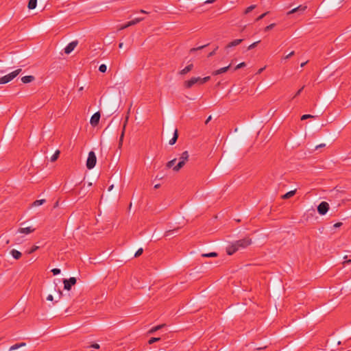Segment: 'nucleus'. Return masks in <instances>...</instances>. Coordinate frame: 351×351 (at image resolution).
Returning <instances> with one entry per match:
<instances>
[{
    "label": "nucleus",
    "instance_id": "obj_1",
    "mask_svg": "<svg viewBox=\"0 0 351 351\" xmlns=\"http://www.w3.org/2000/svg\"><path fill=\"white\" fill-rule=\"evenodd\" d=\"M252 244V239L250 237H245L232 243L227 247L226 252L228 255H232L237 251L246 248Z\"/></svg>",
    "mask_w": 351,
    "mask_h": 351
},
{
    "label": "nucleus",
    "instance_id": "obj_2",
    "mask_svg": "<svg viewBox=\"0 0 351 351\" xmlns=\"http://www.w3.org/2000/svg\"><path fill=\"white\" fill-rule=\"evenodd\" d=\"M21 72V69H18L0 78V84H6L9 82L12 81L14 78H15Z\"/></svg>",
    "mask_w": 351,
    "mask_h": 351
},
{
    "label": "nucleus",
    "instance_id": "obj_3",
    "mask_svg": "<svg viewBox=\"0 0 351 351\" xmlns=\"http://www.w3.org/2000/svg\"><path fill=\"white\" fill-rule=\"evenodd\" d=\"M189 155L188 152L187 151L184 152L181 154L179 162L177 164V165H176L173 167V171H178L181 168H182L184 167V165H185L186 162L189 160Z\"/></svg>",
    "mask_w": 351,
    "mask_h": 351
},
{
    "label": "nucleus",
    "instance_id": "obj_4",
    "mask_svg": "<svg viewBox=\"0 0 351 351\" xmlns=\"http://www.w3.org/2000/svg\"><path fill=\"white\" fill-rule=\"evenodd\" d=\"M96 162H97L96 155L94 152L90 151L88 153V158L86 160V167L88 169H93L95 166Z\"/></svg>",
    "mask_w": 351,
    "mask_h": 351
},
{
    "label": "nucleus",
    "instance_id": "obj_5",
    "mask_svg": "<svg viewBox=\"0 0 351 351\" xmlns=\"http://www.w3.org/2000/svg\"><path fill=\"white\" fill-rule=\"evenodd\" d=\"M77 280L75 277H71L69 279H64V289L66 290H70L71 287L76 284Z\"/></svg>",
    "mask_w": 351,
    "mask_h": 351
},
{
    "label": "nucleus",
    "instance_id": "obj_6",
    "mask_svg": "<svg viewBox=\"0 0 351 351\" xmlns=\"http://www.w3.org/2000/svg\"><path fill=\"white\" fill-rule=\"evenodd\" d=\"M329 209V204L326 202H322L317 206V211L319 215H325Z\"/></svg>",
    "mask_w": 351,
    "mask_h": 351
},
{
    "label": "nucleus",
    "instance_id": "obj_7",
    "mask_svg": "<svg viewBox=\"0 0 351 351\" xmlns=\"http://www.w3.org/2000/svg\"><path fill=\"white\" fill-rule=\"evenodd\" d=\"M200 77H193L189 80L184 82V87L186 88H191L194 84L199 83V84Z\"/></svg>",
    "mask_w": 351,
    "mask_h": 351
},
{
    "label": "nucleus",
    "instance_id": "obj_8",
    "mask_svg": "<svg viewBox=\"0 0 351 351\" xmlns=\"http://www.w3.org/2000/svg\"><path fill=\"white\" fill-rule=\"evenodd\" d=\"M100 117L101 115L99 112H97L93 114L90 120V125L93 127L97 125L99 122Z\"/></svg>",
    "mask_w": 351,
    "mask_h": 351
},
{
    "label": "nucleus",
    "instance_id": "obj_9",
    "mask_svg": "<svg viewBox=\"0 0 351 351\" xmlns=\"http://www.w3.org/2000/svg\"><path fill=\"white\" fill-rule=\"evenodd\" d=\"M77 44H78V42L77 40L72 41L71 43H69L67 45V46L64 49V53L66 54H69L70 53H71L74 50V49L76 47Z\"/></svg>",
    "mask_w": 351,
    "mask_h": 351
},
{
    "label": "nucleus",
    "instance_id": "obj_10",
    "mask_svg": "<svg viewBox=\"0 0 351 351\" xmlns=\"http://www.w3.org/2000/svg\"><path fill=\"white\" fill-rule=\"evenodd\" d=\"M306 8H307V7L306 5H300L299 6L292 9L291 10L287 12V15H289V14H293L295 12H299L300 14H302L306 10Z\"/></svg>",
    "mask_w": 351,
    "mask_h": 351
},
{
    "label": "nucleus",
    "instance_id": "obj_11",
    "mask_svg": "<svg viewBox=\"0 0 351 351\" xmlns=\"http://www.w3.org/2000/svg\"><path fill=\"white\" fill-rule=\"evenodd\" d=\"M243 39H236V40H234L233 41L229 43L226 45V49H228L230 47L237 46L239 44H241L243 42Z\"/></svg>",
    "mask_w": 351,
    "mask_h": 351
},
{
    "label": "nucleus",
    "instance_id": "obj_12",
    "mask_svg": "<svg viewBox=\"0 0 351 351\" xmlns=\"http://www.w3.org/2000/svg\"><path fill=\"white\" fill-rule=\"evenodd\" d=\"M34 231V228H32V227L21 228L18 230L19 232L22 234H29L31 232H33Z\"/></svg>",
    "mask_w": 351,
    "mask_h": 351
},
{
    "label": "nucleus",
    "instance_id": "obj_13",
    "mask_svg": "<svg viewBox=\"0 0 351 351\" xmlns=\"http://www.w3.org/2000/svg\"><path fill=\"white\" fill-rule=\"evenodd\" d=\"M230 66V65H228V66H225V67L221 68V69H218V70H216V71H213V72L212 73V74H213V75H219V74L223 73L226 72V71L229 69Z\"/></svg>",
    "mask_w": 351,
    "mask_h": 351
},
{
    "label": "nucleus",
    "instance_id": "obj_14",
    "mask_svg": "<svg viewBox=\"0 0 351 351\" xmlns=\"http://www.w3.org/2000/svg\"><path fill=\"white\" fill-rule=\"evenodd\" d=\"M10 254L16 260H19L22 256V254L19 251L14 249L10 251Z\"/></svg>",
    "mask_w": 351,
    "mask_h": 351
},
{
    "label": "nucleus",
    "instance_id": "obj_15",
    "mask_svg": "<svg viewBox=\"0 0 351 351\" xmlns=\"http://www.w3.org/2000/svg\"><path fill=\"white\" fill-rule=\"evenodd\" d=\"M193 64H190L188 66H186L184 69H182L180 71V74L185 75V74L188 73L189 71H191L193 69Z\"/></svg>",
    "mask_w": 351,
    "mask_h": 351
},
{
    "label": "nucleus",
    "instance_id": "obj_16",
    "mask_svg": "<svg viewBox=\"0 0 351 351\" xmlns=\"http://www.w3.org/2000/svg\"><path fill=\"white\" fill-rule=\"evenodd\" d=\"M34 80V77L33 75H27V76H24L21 78V81L24 84H27V83L32 82Z\"/></svg>",
    "mask_w": 351,
    "mask_h": 351
},
{
    "label": "nucleus",
    "instance_id": "obj_17",
    "mask_svg": "<svg viewBox=\"0 0 351 351\" xmlns=\"http://www.w3.org/2000/svg\"><path fill=\"white\" fill-rule=\"evenodd\" d=\"M125 125H126V123H125V124H124V125H123V130H122L120 138H119V145H118V147H119V149H121V148L122 145H123V138H124V133H125Z\"/></svg>",
    "mask_w": 351,
    "mask_h": 351
},
{
    "label": "nucleus",
    "instance_id": "obj_18",
    "mask_svg": "<svg viewBox=\"0 0 351 351\" xmlns=\"http://www.w3.org/2000/svg\"><path fill=\"white\" fill-rule=\"evenodd\" d=\"M178 137V130L176 129L174 131L173 138L171 139H170L169 141V145H174L176 143V142L177 141Z\"/></svg>",
    "mask_w": 351,
    "mask_h": 351
},
{
    "label": "nucleus",
    "instance_id": "obj_19",
    "mask_svg": "<svg viewBox=\"0 0 351 351\" xmlns=\"http://www.w3.org/2000/svg\"><path fill=\"white\" fill-rule=\"evenodd\" d=\"M26 343H16L13 346H12L10 348H9V351H13V350H15L19 348H21V347H24L25 346Z\"/></svg>",
    "mask_w": 351,
    "mask_h": 351
},
{
    "label": "nucleus",
    "instance_id": "obj_20",
    "mask_svg": "<svg viewBox=\"0 0 351 351\" xmlns=\"http://www.w3.org/2000/svg\"><path fill=\"white\" fill-rule=\"evenodd\" d=\"M37 0H29L28 3V8L29 10H33L36 7Z\"/></svg>",
    "mask_w": 351,
    "mask_h": 351
},
{
    "label": "nucleus",
    "instance_id": "obj_21",
    "mask_svg": "<svg viewBox=\"0 0 351 351\" xmlns=\"http://www.w3.org/2000/svg\"><path fill=\"white\" fill-rule=\"evenodd\" d=\"M165 326V324H160V325H158V326H154L153 328H152L149 330V334H153L154 332H155L156 331L161 329L163 326Z\"/></svg>",
    "mask_w": 351,
    "mask_h": 351
},
{
    "label": "nucleus",
    "instance_id": "obj_22",
    "mask_svg": "<svg viewBox=\"0 0 351 351\" xmlns=\"http://www.w3.org/2000/svg\"><path fill=\"white\" fill-rule=\"evenodd\" d=\"M217 255L218 254L216 252H210V253L202 254V256L206 257V258H212V257H217Z\"/></svg>",
    "mask_w": 351,
    "mask_h": 351
},
{
    "label": "nucleus",
    "instance_id": "obj_23",
    "mask_svg": "<svg viewBox=\"0 0 351 351\" xmlns=\"http://www.w3.org/2000/svg\"><path fill=\"white\" fill-rule=\"evenodd\" d=\"M143 20V18H136L134 20L129 21V25H130L131 26L134 25L138 23L139 22L142 21Z\"/></svg>",
    "mask_w": 351,
    "mask_h": 351
},
{
    "label": "nucleus",
    "instance_id": "obj_24",
    "mask_svg": "<svg viewBox=\"0 0 351 351\" xmlns=\"http://www.w3.org/2000/svg\"><path fill=\"white\" fill-rule=\"evenodd\" d=\"M295 193V191H289L288 193H287L286 194H285L283 196H282V198L283 199H289L291 197H293Z\"/></svg>",
    "mask_w": 351,
    "mask_h": 351
},
{
    "label": "nucleus",
    "instance_id": "obj_25",
    "mask_svg": "<svg viewBox=\"0 0 351 351\" xmlns=\"http://www.w3.org/2000/svg\"><path fill=\"white\" fill-rule=\"evenodd\" d=\"M45 202H46V201H45V199L36 200V201H34V202L32 203V206H40V205L43 204Z\"/></svg>",
    "mask_w": 351,
    "mask_h": 351
},
{
    "label": "nucleus",
    "instance_id": "obj_26",
    "mask_svg": "<svg viewBox=\"0 0 351 351\" xmlns=\"http://www.w3.org/2000/svg\"><path fill=\"white\" fill-rule=\"evenodd\" d=\"M60 155V151L57 150L56 152L53 154V156L51 157L50 160L51 162H55Z\"/></svg>",
    "mask_w": 351,
    "mask_h": 351
},
{
    "label": "nucleus",
    "instance_id": "obj_27",
    "mask_svg": "<svg viewBox=\"0 0 351 351\" xmlns=\"http://www.w3.org/2000/svg\"><path fill=\"white\" fill-rule=\"evenodd\" d=\"M255 8H256V5H250V6L247 7V8L245 9V10L244 13H245V14H247L250 13V12H252V11Z\"/></svg>",
    "mask_w": 351,
    "mask_h": 351
},
{
    "label": "nucleus",
    "instance_id": "obj_28",
    "mask_svg": "<svg viewBox=\"0 0 351 351\" xmlns=\"http://www.w3.org/2000/svg\"><path fill=\"white\" fill-rule=\"evenodd\" d=\"M160 340V337H152L149 341H148V343L149 344H152L155 342H157L158 341Z\"/></svg>",
    "mask_w": 351,
    "mask_h": 351
},
{
    "label": "nucleus",
    "instance_id": "obj_29",
    "mask_svg": "<svg viewBox=\"0 0 351 351\" xmlns=\"http://www.w3.org/2000/svg\"><path fill=\"white\" fill-rule=\"evenodd\" d=\"M210 76H207L204 78L200 77L199 84H203L207 82L208 80H210Z\"/></svg>",
    "mask_w": 351,
    "mask_h": 351
},
{
    "label": "nucleus",
    "instance_id": "obj_30",
    "mask_svg": "<svg viewBox=\"0 0 351 351\" xmlns=\"http://www.w3.org/2000/svg\"><path fill=\"white\" fill-rule=\"evenodd\" d=\"M176 161V158H174V159H173V160H171L169 161V162L167 163V165H166V166H167V168H171V167H172L174 165V164H175Z\"/></svg>",
    "mask_w": 351,
    "mask_h": 351
},
{
    "label": "nucleus",
    "instance_id": "obj_31",
    "mask_svg": "<svg viewBox=\"0 0 351 351\" xmlns=\"http://www.w3.org/2000/svg\"><path fill=\"white\" fill-rule=\"evenodd\" d=\"M107 70V66L106 64H101L99 67V71L101 73H105Z\"/></svg>",
    "mask_w": 351,
    "mask_h": 351
},
{
    "label": "nucleus",
    "instance_id": "obj_32",
    "mask_svg": "<svg viewBox=\"0 0 351 351\" xmlns=\"http://www.w3.org/2000/svg\"><path fill=\"white\" fill-rule=\"evenodd\" d=\"M260 42H261L260 40H258V41H256V42L253 43L252 44H251V45L248 47L247 49H248V50H251V49H254V47H256L257 46V45H258Z\"/></svg>",
    "mask_w": 351,
    "mask_h": 351
},
{
    "label": "nucleus",
    "instance_id": "obj_33",
    "mask_svg": "<svg viewBox=\"0 0 351 351\" xmlns=\"http://www.w3.org/2000/svg\"><path fill=\"white\" fill-rule=\"evenodd\" d=\"M315 116L311 114H304L301 117V120H306L309 118H315Z\"/></svg>",
    "mask_w": 351,
    "mask_h": 351
},
{
    "label": "nucleus",
    "instance_id": "obj_34",
    "mask_svg": "<svg viewBox=\"0 0 351 351\" xmlns=\"http://www.w3.org/2000/svg\"><path fill=\"white\" fill-rule=\"evenodd\" d=\"M38 249V246L34 245L29 250L27 251L28 254H32Z\"/></svg>",
    "mask_w": 351,
    "mask_h": 351
},
{
    "label": "nucleus",
    "instance_id": "obj_35",
    "mask_svg": "<svg viewBox=\"0 0 351 351\" xmlns=\"http://www.w3.org/2000/svg\"><path fill=\"white\" fill-rule=\"evenodd\" d=\"M276 24L275 23H271L269 25H267L265 28V32H267V31H269L271 29H272L274 27H275Z\"/></svg>",
    "mask_w": 351,
    "mask_h": 351
},
{
    "label": "nucleus",
    "instance_id": "obj_36",
    "mask_svg": "<svg viewBox=\"0 0 351 351\" xmlns=\"http://www.w3.org/2000/svg\"><path fill=\"white\" fill-rule=\"evenodd\" d=\"M207 45H202V46H200V47H198L197 48H192L190 50V52L192 53V52H194L195 51H197V50H199V49H202L203 48H204Z\"/></svg>",
    "mask_w": 351,
    "mask_h": 351
},
{
    "label": "nucleus",
    "instance_id": "obj_37",
    "mask_svg": "<svg viewBox=\"0 0 351 351\" xmlns=\"http://www.w3.org/2000/svg\"><path fill=\"white\" fill-rule=\"evenodd\" d=\"M51 272L53 273V274L54 276L56 275H58L60 274V269H58V268H54L51 270Z\"/></svg>",
    "mask_w": 351,
    "mask_h": 351
},
{
    "label": "nucleus",
    "instance_id": "obj_38",
    "mask_svg": "<svg viewBox=\"0 0 351 351\" xmlns=\"http://www.w3.org/2000/svg\"><path fill=\"white\" fill-rule=\"evenodd\" d=\"M244 66H245V62H241V63H239V64H237L236 66V67L234 68V71H236V70H237L239 69H241L242 67H244Z\"/></svg>",
    "mask_w": 351,
    "mask_h": 351
},
{
    "label": "nucleus",
    "instance_id": "obj_39",
    "mask_svg": "<svg viewBox=\"0 0 351 351\" xmlns=\"http://www.w3.org/2000/svg\"><path fill=\"white\" fill-rule=\"evenodd\" d=\"M143 252V248H139V249L136 251V252L135 253L134 256H135V257H138V256H141V255L142 254Z\"/></svg>",
    "mask_w": 351,
    "mask_h": 351
},
{
    "label": "nucleus",
    "instance_id": "obj_40",
    "mask_svg": "<svg viewBox=\"0 0 351 351\" xmlns=\"http://www.w3.org/2000/svg\"><path fill=\"white\" fill-rule=\"evenodd\" d=\"M304 86H302L300 89H299V90L296 92V93L294 95V96L293 97V98H295V97H296L297 96H298V95L301 93V92L302 91V90L304 89Z\"/></svg>",
    "mask_w": 351,
    "mask_h": 351
},
{
    "label": "nucleus",
    "instance_id": "obj_41",
    "mask_svg": "<svg viewBox=\"0 0 351 351\" xmlns=\"http://www.w3.org/2000/svg\"><path fill=\"white\" fill-rule=\"evenodd\" d=\"M131 25H129V22H128L127 23H125V25H122L121 27H119V29L120 30H122V29H124L125 28H128L129 27H130Z\"/></svg>",
    "mask_w": 351,
    "mask_h": 351
},
{
    "label": "nucleus",
    "instance_id": "obj_42",
    "mask_svg": "<svg viewBox=\"0 0 351 351\" xmlns=\"http://www.w3.org/2000/svg\"><path fill=\"white\" fill-rule=\"evenodd\" d=\"M268 14V12H265L263 13V14L260 15L257 19H256V21H260L261 19H263L267 14Z\"/></svg>",
    "mask_w": 351,
    "mask_h": 351
},
{
    "label": "nucleus",
    "instance_id": "obj_43",
    "mask_svg": "<svg viewBox=\"0 0 351 351\" xmlns=\"http://www.w3.org/2000/svg\"><path fill=\"white\" fill-rule=\"evenodd\" d=\"M347 258H348V256H345L343 257V258H344V259H347ZM350 263H351V260H350V259L346 260V261L343 263V265H346V264H350Z\"/></svg>",
    "mask_w": 351,
    "mask_h": 351
},
{
    "label": "nucleus",
    "instance_id": "obj_44",
    "mask_svg": "<svg viewBox=\"0 0 351 351\" xmlns=\"http://www.w3.org/2000/svg\"><path fill=\"white\" fill-rule=\"evenodd\" d=\"M175 230H176V229L175 230H167V231H166L165 233V237L170 236L171 232H174Z\"/></svg>",
    "mask_w": 351,
    "mask_h": 351
},
{
    "label": "nucleus",
    "instance_id": "obj_45",
    "mask_svg": "<svg viewBox=\"0 0 351 351\" xmlns=\"http://www.w3.org/2000/svg\"><path fill=\"white\" fill-rule=\"evenodd\" d=\"M295 52L293 51L285 57V59H289L294 55Z\"/></svg>",
    "mask_w": 351,
    "mask_h": 351
},
{
    "label": "nucleus",
    "instance_id": "obj_46",
    "mask_svg": "<svg viewBox=\"0 0 351 351\" xmlns=\"http://www.w3.org/2000/svg\"><path fill=\"white\" fill-rule=\"evenodd\" d=\"M342 226V223L341 222H337L336 223L334 224V228H339Z\"/></svg>",
    "mask_w": 351,
    "mask_h": 351
},
{
    "label": "nucleus",
    "instance_id": "obj_47",
    "mask_svg": "<svg viewBox=\"0 0 351 351\" xmlns=\"http://www.w3.org/2000/svg\"><path fill=\"white\" fill-rule=\"evenodd\" d=\"M90 347L93 348L95 349H99V345L98 343H93V345H91Z\"/></svg>",
    "mask_w": 351,
    "mask_h": 351
},
{
    "label": "nucleus",
    "instance_id": "obj_48",
    "mask_svg": "<svg viewBox=\"0 0 351 351\" xmlns=\"http://www.w3.org/2000/svg\"><path fill=\"white\" fill-rule=\"evenodd\" d=\"M53 299V295H49L47 297V300H49V301H52Z\"/></svg>",
    "mask_w": 351,
    "mask_h": 351
},
{
    "label": "nucleus",
    "instance_id": "obj_49",
    "mask_svg": "<svg viewBox=\"0 0 351 351\" xmlns=\"http://www.w3.org/2000/svg\"><path fill=\"white\" fill-rule=\"evenodd\" d=\"M325 145H325L324 143H322V144H320V145H317L315 148H316V149H318V148H321V147H325Z\"/></svg>",
    "mask_w": 351,
    "mask_h": 351
},
{
    "label": "nucleus",
    "instance_id": "obj_50",
    "mask_svg": "<svg viewBox=\"0 0 351 351\" xmlns=\"http://www.w3.org/2000/svg\"><path fill=\"white\" fill-rule=\"evenodd\" d=\"M217 49V47H216V49L215 50H213L212 52H210L208 54V57L213 56L215 53V51H216Z\"/></svg>",
    "mask_w": 351,
    "mask_h": 351
},
{
    "label": "nucleus",
    "instance_id": "obj_51",
    "mask_svg": "<svg viewBox=\"0 0 351 351\" xmlns=\"http://www.w3.org/2000/svg\"><path fill=\"white\" fill-rule=\"evenodd\" d=\"M211 119H212V117L210 115V116L207 118V119L206 120L205 123H206V124H208V122L211 120Z\"/></svg>",
    "mask_w": 351,
    "mask_h": 351
},
{
    "label": "nucleus",
    "instance_id": "obj_52",
    "mask_svg": "<svg viewBox=\"0 0 351 351\" xmlns=\"http://www.w3.org/2000/svg\"><path fill=\"white\" fill-rule=\"evenodd\" d=\"M265 69V67L261 68V69L258 71L257 74H261V73L263 71V70H264Z\"/></svg>",
    "mask_w": 351,
    "mask_h": 351
},
{
    "label": "nucleus",
    "instance_id": "obj_53",
    "mask_svg": "<svg viewBox=\"0 0 351 351\" xmlns=\"http://www.w3.org/2000/svg\"><path fill=\"white\" fill-rule=\"evenodd\" d=\"M214 1H215V0H206L205 1L206 3H213Z\"/></svg>",
    "mask_w": 351,
    "mask_h": 351
},
{
    "label": "nucleus",
    "instance_id": "obj_54",
    "mask_svg": "<svg viewBox=\"0 0 351 351\" xmlns=\"http://www.w3.org/2000/svg\"><path fill=\"white\" fill-rule=\"evenodd\" d=\"M160 184H156L154 185V189H158V188H160Z\"/></svg>",
    "mask_w": 351,
    "mask_h": 351
},
{
    "label": "nucleus",
    "instance_id": "obj_55",
    "mask_svg": "<svg viewBox=\"0 0 351 351\" xmlns=\"http://www.w3.org/2000/svg\"><path fill=\"white\" fill-rule=\"evenodd\" d=\"M113 187H114V185H113V184L110 185V186L108 187V191H110L113 189Z\"/></svg>",
    "mask_w": 351,
    "mask_h": 351
},
{
    "label": "nucleus",
    "instance_id": "obj_56",
    "mask_svg": "<svg viewBox=\"0 0 351 351\" xmlns=\"http://www.w3.org/2000/svg\"><path fill=\"white\" fill-rule=\"evenodd\" d=\"M306 63H307V61H306V62H302V63L301 64V65H300V66H301V67L304 66V65H305Z\"/></svg>",
    "mask_w": 351,
    "mask_h": 351
},
{
    "label": "nucleus",
    "instance_id": "obj_57",
    "mask_svg": "<svg viewBox=\"0 0 351 351\" xmlns=\"http://www.w3.org/2000/svg\"><path fill=\"white\" fill-rule=\"evenodd\" d=\"M123 43H119V48H122V47H123Z\"/></svg>",
    "mask_w": 351,
    "mask_h": 351
},
{
    "label": "nucleus",
    "instance_id": "obj_58",
    "mask_svg": "<svg viewBox=\"0 0 351 351\" xmlns=\"http://www.w3.org/2000/svg\"><path fill=\"white\" fill-rule=\"evenodd\" d=\"M58 206V202H56V204H54V208Z\"/></svg>",
    "mask_w": 351,
    "mask_h": 351
},
{
    "label": "nucleus",
    "instance_id": "obj_59",
    "mask_svg": "<svg viewBox=\"0 0 351 351\" xmlns=\"http://www.w3.org/2000/svg\"><path fill=\"white\" fill-rule=\"evenodd\" d=\"M140 12H141V13H146V12H145V10H141Z\"/></svg>",
    "mask_w": 351,
    "mask_h": 351
}]
</instances>
